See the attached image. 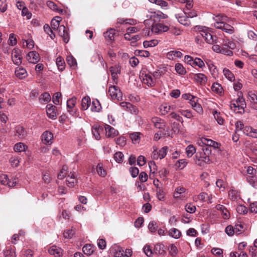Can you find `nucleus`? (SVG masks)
Returning <instances> with one entry per match:
<instances>
[{
	"mask_svg": "<svg viewBox=\"0 0 257 257\" xmlns=\"http://www.w3.org/2000/svg\"><path fill=\"white\" fill-rule=\"evenodd\" d=\"M96 170L98 174L102 177H104L106 175L105 170L103 169L102 165L101 164H98L96 167Z\"/></svg>",
	"mask_w": 257,
	"mask_h": 257,
	"instance_id": "obj_33",
	"label": "nucleus"
},
{
	"mask_svg": "<svg viewBox=\"0 0 257 257\" xmlns=\"http://www.w3.org/2000/svg\"><path fill=\"white\" fill-rule=\"evenodd\" d=\"M130 172L131 173L132 176L135 178L139 174V170L137 167H131L130 169Z\"/></svg>",
	"mask_w": 257,
	"mask_h": 257,
	"instance_id": "obj_61",
	"label": "nucleus"
},
{
	"mask_svg": "<svg viewBox=\"0 0 257 257\" xmlns=\"http://www.w3.org/2000/svg\"><path fill=\"white\" fill-rule=\"evenodd\" d=\"M178 249L177 247L173 244H171L169 248V253L174 257L177 254Z\"/></svg>",
	"mask_w": 257,
	"mask_h": 257,
	"instance_id": "obj_42",
	"label": "nucleus"
},
{
	"mask_svg": "<svg viewBox=\"0 0 257 257\" xmlns=\"http://www.w3.org/2000/svg\"><path fill=\"white\" fill-rule=\"evenodd\" d=\"M47 5L50 9L53 11L59 12L60 13L63 12V10L58 9L57 6L52 1H48L47 3Z\"/></svg>",
	"mask_w": 257,
	"mask_h": 257,
	"instance_id": "obj_24",
	"label": "nucleus"
},
{
	"mask_svg": "<svg viewBox=\"0 0 257 257\" xmlns=\"http://www.w3.org/2000/svg\"><path fill=\"white\" fill-rule=\"evenodd\" d=\"M143 82L144 83L147 84L148 86L151 87L155 86L156 81L153 78L152 76L149 74H146L145 77L143 79Z\"/></svg>",
	"mask_w": 257,
	"mask_h": 257,
	"instance_id": "obj_10",
	"label": "nucleus"
},
{
	"mask_svg": "<svg viewBox=\"0 0 257 257\" xmlns=\"http://www.w3.org/2000/svg\"><path fill=\"white\" fill-rule=\"evenodd\" d=\"M190 103L194 110L197 112L200 113L202 111V108L201 106L199 103H196L194 100L190 99Z\"/></svg>",
	"mask_w": 257,
	"mask_h": 257,
	"instance_id": "obj_31",
	"label": "nucleus"
},
{
	"mask_svg": "<svg viewBox=\"0 0 257 257\" xmlns=\"http://www.w3.org/2000/svg\"><path fill=\"white\" fill-rule=\"evenodd\" d=\"M211 88L213 91L217 93L221 92V90L222 89V87L218 83H214L212 85Z\"/></svg>",
	"mask_w": 257,
	"mask_h": 257,
	"instance_id": "obj_62",
	"label": "nucleus"
},
{
	"mask_svg": "<svg viewBox=\"0 0 257 257\" xmlns=\"http://www.w3.org/2000/svg\"><path fill=\"white\" fill-rule=\"evenodd\" d=\"M204 40L207 43L212 44L214 42L213 36L210 33L204 34Z\"/></svg>",
	"mask_w": 257,
	"mask_h": 257,
	"instance_id": "obj_54",
	"label": "nucleus"
},
{
	"mask_svg": "<svg viewBox=\"0 0 257 257\" xmlns=\"http://www.w3.org/2000/svg\"><path fill=\"white\" fill-rule=\"evenodd\" d=\"M144 251L145 254L149 257L151 256L153 253L149 245H146L144 247Z\"/></svg>",
	"mask_w": 257,
	"mask_h": 257,
	"instance_id": "obj_64",
	"label": "nucleus"
},
{
	"mask_svg": "<svg viewBox=\"0 0 257 257\" xmlns=\"http://www.w3.org/2000/svg\"><path fill=\"white\" fill-rule=\"evenodd\" d=\"M146 163V158L143 156H140L138 158L137 164L140 166H142Z\"/></svg>",
	"mask_w": 257,
	"mask_h": 257,
	"instance_id": "obj_63",
	"label": "nucleus"
},
{
	"mask_svg": "<svg viewBox=\"0 0 257 257\" xmlns=\"http://www.w3.org/2000/svg\"><path fill=\"white\" fill-rule=\"evenodd\" d=\"M59 24V20H56V19H53L51 22V26L52 29L55 30L59 28L60 26Z\"/></svg>",
	"mask_w": 257,
	"mask_h": 257,
	"instance_id": "obj_50",
	"label": "nucleus"
},
{
	"mask_svg": "<svg viewBox=\"0 0 257 257\" xmlns=\"http://www.w3.org/2000/svg\"><path fill=\"white\" fill-rule=\"evenodd\" d=\"M15 74L17 77L23 79L27 76V72L25 69L19 68L16 70Z\"/></svg>",
	"mask_w": 257,
	"mask_h": 257,
	"instance_id": "obj_18",
	"label": "nucleus"
},
{
	"mask_svg": "<svg viewBox=\"0 0 257 257\" xmlns=\"http://www.w3.org/2000/svg\"><path fill=\"white\" fill-rule=\"evenodd\" d=\"M66 61L68 64L71 67H76V60L71 55L68 56L67 57Z\"/></svg>",
	"mask_w": 257,
	"mask_h": 257,
	"instance_id": "obj_30",
	"label": "nucleus"
},
{
	"mask_svg": "<svg viewBox=\"0 0 257 257\" xmlns=\"http://www.w3.org/2000/svg\"><path fill=\"white\" fill-rule=\"evenodd\" d=\"M76 101V98L75 97H72V98L68 100L67 102V107L69 109L72 108L73 106H75Z\"/></svg>",
	"mask_w": 257,
	"mask_h": 257,
	"instance_id": "obj_49",
	"label": "nucleus"
},
{
	"mask_svg": "<svg viewBox=\"0 0 257 257\" xmlns=\"http://www.w3.org/2000/svg\"><path fill=\"white\" fill-rule=\"evenodd\" d=\"M212 253L217 257H223V251L221 249L218 248H213L211 250Z\"/></svg>",
	"mask_w": 257,
	"mask_h": 257,
	"instance_id": "obj_40",
	"label": "nucleus"
},
{
	"mask_svg": "<svg viewBox=\"0 0 257 257\" xmlns=\"http://www.w3.org/2000/svg\"><path fill=\"white\" fill-rule=\"evenodd\" d=\"M56 106L49 104L46 106V112L48 116L52 119H55L56 117V112L55 111Z\"/></svg>",
	"mask_w": 257,
	"mask_h": 257,
	"instance_id": "obj_6",
	"label": "nucleus"
},
{
	"mask_svg": "<svg viewBox=\"0 0 257 257\" xmlns=\"http://www.w3.org/2000/svg\"><path fill=\"white\" fill-rule=\"evenodd\" d=\"M236 211L239 214H246L247 212V209L244 206L239 205L237 206Z\"/></svg>",
	"mask_w": 257,
	"mask_h": 257,
	"instance_id": "obj_43",
	"label": "nucleus"
},
{
	"mask_svg": "<svg viewBox=\"0 0 257 257\" xmlns=\"http://www.w3.org/2000/svg\"><path fill=\"white\" fill-rule=\"evenodd\" d=\"M248 99L251 104V107L257 110V96L252 92H249L248 93Z\"/></svg>",
	"mask_w": 257,
	"mask_h": 257,
	"instance_id": "obj_7",
	"label": "nucleus"
},
{
	"mask_svg": "<svg viewBox=\"0 0 257 257\" xmlns=\"http://www.w3.org/2000/svg\"><path fill=\"white\" fill-rule=\"evenodd\" d=\"M83 252L87 255H90L93 252V249L91 244H87L82 248Z\"/></svg>",
	"mask_w": 257,
	"mask_h": 257,
	"instance_id": "obj_25",
	"label": "nucleus"
},
{
	"mask_svg": "<svg viewBox=\"0 0 257 257\" xmlns=\"http://www.w3.org/2000/svg\"><path fill=\"white\" fill-rule=\"evenodd\" d=\"M219 53L227 56H231L233 54L232 51L229 50L227 48L223 47H221L220 52Z\"/></svg>",
	"mask_w": 257,
	"mask_h": 257,
	"instance_id": "obj_52",
	"label": "nucleus"
},
{
	"mask_svg": "<svg viewBox=\"0 0 257 257\" xmlns=\"http://www.w3.org/2000/svg\"><path fill=\"white\" fill-rule=\"evenodd\" d=\"M53 138V134L49 131L44 132L42 136V140L45 144L50 142Z\"/></svg>",
	"mask_w": 257,
	"mask_h": 257,
	"instance_id": "obj_9",
	"label": "nucleus"
},
{
	"mask_svg": "<svg viewBox=\"0 0 257 257\" xmlns=\"http://www.w3.org/2000/svg\"><path fill=\"white\" fill-rule=\"evenodd\" d=\"M193 64L198 66L200 68H202L204 65L203 61L199 58H196L193 61Z\"/></svg>",
	"mask_w": 257,
	"mask_h": 257,
	"instance_id": "obj_53",
	"label": "nucleus"
},
{
	"mask_svg": "<svg viewBox=\"0 0 257 257\" xmlns=\"http://www.w3.org/2000/svg\"><path fill=\"white\" fill-rule=\"evenodd\" d=\"M167 149H168L167 147H164L160 150H159L158 153L160 154V159L164 158L166 156V155L167 154Z\"/></svg>",
	"mask_w": 257,
	"mask_h": 257,
	"instance_id": "obj_58",
	"label": "nucleus"
},
{
	"mask_svg": "<svg viewBox=\"0 0 257 257\" xmlns=\"http://www.w3.org/2000/svg\"><path fill=\"white\" fill-rule=\"evenodd\" d=\"M195 148L193 145H189L186 148V153L189 157H191L195 153Z\"/></svg>",
	"mask_w": 257,
	"mask_h": 257,
	"instance_id": "obj_39",
	"label": "nucleus"
},
{
	"mask_svg": "<svg viewBox=\"0 0 257 257\" xmlns=\"http://www.w3.org/2000/svg\"><path fill=\"white\" fill-rule=\"evenodd\" d=\"M105 128L106 131V136L107 137H114L118 134V132L109 125L106 124Z\"/></svg>",
	"mask_w": 257,
	"mask_h": 257,
	"instance_id": "obj_8",
	"label": "nucleus"
},
{
	"mask_svg": "<svg viewBox=\"0 0 257 257\" xmlns=\"http://www.w3.org/2000/svg\"><path fill=\"white\" fill-rule=\"evenodd\" d=\"M185 209L186 211L189 213H194L196 210V207L191 204H187L185 206Z\"/></svg>",
	"mask_w": 257,
	"mask_h": 257,
	"instance_id": "obj_48",
	"label": "nucleus"
},
{
	"mask_svg": "<svg viewBox=\"0 0 257 257\" xmlns=\"http://www.w3.org/2000/svg\"><path fill=\"white\" fill-rule=\"evenodd\" d=\"M20 50L19 49L15 48L12 51V59L13 62L16 65H20L22 63V57Z\"/></svg>",
	"mask_w": 257,
	"mask_h": 257,
	"instance_id": "obj_3",
	"label": "nucleus"
},
{
	"mask_svg": "<svg viewBox=\"0 0 257 257\" xmlns=\"http://www.w3.org/2000/svg\"><path fill=\"white\" fill-rule=\"evenodd\" d=\"M44 31L50 36L52 39H54L55 35L48 24H46L44 25Z\"/></svg>",
	"mask_w": 257,
	"mask_h": 257,
	"instance_id": "obj_23",
	"label": "nucleus"
},
{
	"mask_svg": "<svg viewBox=\"0 0 257 257\" xmlns=\"http://www.w3.org/2000/svg\"><path fill=\"white\" fill-rule=\"evenodd\" d=\"M194 79L200 84H205L207 80V77L203 74L199 73L194 75Z\"/></svg>",
	"mask_w": 257,
	"mask_h": 257,
	"instance_id": "obj_11",
	"label": "nucleus"
},
{
	"mask_svg": "<svg viewBox=\"0 0 257 257\" xmlns=\"http://www.w3.org/2000/svg\"><path fill=\"white\" fill-rule=\"evenodd\" d=\"M126 140L124 137H120L117 139L116 143L120 146H124L125 145Z\"/></svg>",
	"mask_w": 257,
	"mask_h": 257,
	"instance_id": "obj_59",
	"label": "nucleus"
},
{
	"mask_svg": "<svg viewBox=\"0 0 257 257\" xmlns=\"http://www.w3.org/2000/svg\"><path fill=\"white\" fill-rule=\"evenodd\" d=\"M117 89L118 87L114 85L109 87L108 89V93L113 99H114L115 94L116 93Z\"/></svg>",
	"mask_w": 257,
	"mask_h": 257,
	"instance_id": "obj_35",
	"label": "nucleus"
},
{
	"mask_svg": "<svg viewBox=\"0 0 257 257\" xmlns=\"http://www.w3.org/2000/svg\"><path fill=\"white\" fill-rule=\"evenodd\" d=\"M27 59L30 63L36 64L40 60L39 54L36 51L30 52L27 56Z\"/></svg>",
	"mask_w": 257,
	"mask_h": 257,
	"instance_id": "obj_4",
	"label": "nucleus"
},
{
	"mask_svg": "<svg viewBox=\"0 0 257 257\" xmlns=\"http://www.w3.org/2000/svg\"><path fill=\"white\" fill-rule=\"evenodd\" d=\"M223 73L225 76L230 81H233L235 80L233 73L228 69H224Z\"/></svg>",
	"mask_w": 257,
	"mask_h": 257,
	"instance_id": "obj_29",
	"label": "nucleus"
},
{
	"mask_svg": "<svg viewBox=\"0 0 257 257\" xmlns=\"http://www.w3.org/2000/svg\"><path fill=\"white\" fill-rule=\"evenodd\" d=\"M140 134L139 133H134L130 134V137L133 143H137L140 139Z\"/></svg>",
	"mask_w": 257,
	"mask_h": 257,
	"instance_id": "obj_44",
	"label": "nucleus"
},
{
	"mask_svg": "<svg viewBox=\"0 0 257 257\" xmlns=\"http://www.w3.org/2000/svg\"><path fill=\"white\" fill-rule=\"evenodd\" d=\"M175 70L178 73L181 75H184L186 72L185 69L180 63H177L176 64Z\"/></svg>",
	"mask_w": 257,
	"mask_h": 257,
	"instance_id": "obj_28",
	"label": "nucleus"
},
{
	"mask_svg": "<svg viewBox=\"0 0 257 257\" xmlns=\"http://www.w3.org/2000/svg\"><path fill=\"white\" fill-rule=\"evenodd\" d=\"M115 34V30L110 29L109 31L104 33L103 35L107 41H112L114 40V37Z\"/></svg>",
	"mask_w": 257,
	"mask_h": 257,
	"instance_id": "obj_13",
	"label": "nucleus"
},
{
	"mask_svg": "<svg viewBox=\"0 0 257 257\" xmlns=\"http://www.w3.org/2000/svg\"><path fill=\"white\" fill-rule=\"evenodd\" d=\"M90 98L89 96L84 97L81 101V106L83 110H86L90 105Z\"/></svg>",
	"mask_w": 257,
	"mask_h": 257,
	"instance_id": "obj_17",
	"label": "nucleus"
},
{
	"mask_svg": "<svg viewBox=\"0 0 257 257\" xmlns=\"http://www.w3.org/2000/svg\"><path fill=\"white\" fill-rule=\"evenodd\" d=\"M40 99L48 102L51 100V96L49 93L45 92L41 95Z\"/></svg>",
	"mask_w": 257,
	"mask_h": 257,
	"instance_id": "obj_47",
	"label": "nucleus"
},
{
	"mask_svg": "<svg viewBox=\"0 0 257 257\" xmlns=\"http://www.w3.org/2000/svg\"><path fill=\"white\" fill-rule=\"evenodd\" d=\"M49 252L50 254L55 255L56 257L60 256L61 254L60 248H57L56 246H52L49 249Z\"/></svg>",
	"mask_w": 257,
	"mask_h": 257,
	"instance_id": "obj_21",
	"label": "nucleus"
},
{
	"mask_svg": "<svg viewBox=\"0 0 257 257\" xmlns=\"http://www.w3.org/2000/svg\"><path fill=\"white\" fill-rule=\"evenodd\" d=\"M101 108V105L97 100L92 101L91 110L93 111L99 112Z\"/></svg>",
	"mask_w": 257,
	"mask_h": 257,
	"instance_id": "obj_27",
	"label": "nucleus"
},
{
	"mask_svg": "<svg viewBox=\"0 0 257 257\" xmlns=\"http://www.w3.org/2000/svg\"><path fill=\"white\" fill-rule=\"evenodd\" d=\"M8 177L7 175L2 174L0 176V182L2 184L6 185L8 184L9 182Z\"/></svg>",
	"mask_w": 257,
	"mask_h": 257,
	"instance_id": "obj_56",
	"label": "nucleus"
},
{
	"mask_svg": "<svg viewBox=\"0 0 257 257\" xmlns=\"http://www.w3.org/2000/svg\"><path fill=\"white\" fill-rule=\"evenodd\" d=\"M139 180L142 182H145L148 180V175L145 172H141L139 175Z\"/></svg>",
	"mask_w": 257,
	"mask_h": 257,
	"instance_id": "obj_57",
	"label": "nucleus"
},
{
	"mask_svg": "<svg viewBox=\"0 0 257 257\" xmlns=\"http://www.w3.org/2000/svg\"><path fill=\"white\" fill-rule=\"evenodd\" d=\"M26 147L27 148L23 143H19L14 146V149L16 152H21L25 151Z\"/></svg>",
	"mask_w": 257,
	"mask_h": 257,
	"instance_id": "obj_26",
	"label": "nucleus"
},
{
	"mask_svg": "<svg viewBox=\"0 0 257 257\" xmlns=\"http://www.w3.org/2000/svg\"><path fill=\"white\" fill-rule=\"evenodd\" d=\"M149 167L150 168V172L154 174L155 173V171L157 170V166L154 161H150L149 163Z\"/></svg>",
	"mask_w": 257,
	"mask_h": 257,
	"instance_id": "obj_60",
	"label": "nucleus"
},
{
	"mask_svg": "<svg viewBox=\"0 0 257 257\" xmlns=\"http://www.w3.org/2000/svg\"><path fill=\"white\" fill-rule=\"evenodd\" d=\"M209 155H205L202 153H200L199 154L197 153L196 157L198 158V161H203L206 164H210L211 161L209 159Z\"/></svg>",
	"mask_w": 257,
	"mask_h": 257,
	"instance_id": "obj_15",
	"label": "nucleus"
},
{
	"mask_svg": "<svg viewBox=\"0 0 257 257\" xmlns=\"http://www.w3.org/2000/svg\"><path fill=\"white\" fill-rule=\"evenodd\" d=\"M113 158L116 162L120 163L123 161V155L121 152H117L114 154Z\"/></svg>",
	"mask_w": 257,
	"mask_h": 257,
	"instance_id": "obj_36",
	"label": "nucleus"
},
{
	"mask_svg": "<svg viewBox=\"0 0 257 257\" xmlns=\"http://www.w3.org/2000/svg\"><path fill=\"white\" fill-rule=\"evenodd\" d=\"M187 162L184 159L179 160L177 161L176 163V166H177L178 168L182 169L184 168L186 165H187Z\"/></svg>",
	"mask_w": 257,
	"mask_h": 257,
	"instance_id": "obj_45",
	"label": "nucleus"
},
{
	"mask_svg": "<svg viewBox=\"0 0 257 257\" xmlns=\"http://www.w3.org/2000/svg\"><path fill=\"white\" fill-rule=\"evenodd\" d=\"M158 41L156 40H152L150 41H145L143 43V45L145 48H148L155 46L158 44Z\"/></svg>",
	"mask_w": 257,
	"mask_h": 257,
	"instance_id": "obj_32",
	"label": "nucleus"
},
{
	"mask_svg": "<svg viewBox=\"0 0 257 257\" xmlns=\"http://www.w3.org/2000/svg\"><path fill=\"white\" fill-rule=\"evenodd\" d=\"M56 64L57 65V67L58 69L61 70L63 71L65 67V63L64 60V59L61 57H58L56 59Z\"/></svg>",
	"mask_w": 257,
	"mask_h": 257,
	"instance_id": "obj_19",
	"label": "nucleus"
},
{
	"mask_svg": "<svg viewBox=\"0 0 257 257\" xmlns=\"http://www.w3.org/2000/svg\"><path fill=\"white\" fill-rule=\"evenodd\" d=\"M154 252L156 254L164 255L166 253L164 245L161 243H157L154 247Z\"/></svg>",
	"mask_w": 257,
	"mask_h": 257,
	"instance_id": "obj_12",
	"label": "nucleus"
},
{
	"mask_svg": "<svg viewBox=\"0 0 257 257\" xmlns=\"http://www.w3.org/2000/svg\"><path fill=\"white\" fill-rule=\"evenodd\" d=\"M214 26L217 29H221L230 34H232L234 32L233 27L223 22H216L214 24Z\"/></svg>",
	"mask_w": 257,
	"mask_h": 257,
	"instance_id": "obj_1",
	"label": "nucleus"
},
{
	"mask_svg": "<svg viewBox=\"0 0 257 257\" xmlns=\"http://www.w3.org/2000/svg\"><path fill=\"white\" fill-rule=\"evenodd\" d=\"M61 96V92H58L54 94L53 97V101L55 104L58 105L59 103V98Z\"/></svg>",
	"mask_w": 257,
	"mask_h": 257,
	"instance_id": "obj_55",
	"label": "nucleus"
},
{
	"mask_svg": "<svg viewBox=\"0 0 257 257\" xmlns=\"http://www.w3.org/2000/svg\"><path fill=\"white\" fill-rule=\"evenodd\" d=\"M238 227L243 228V225L241 224H235L234 227H233L231 225H228L225 228V232L228 235L230 236L232 235L234 233L239 234L242 232V230H239L238 229Z\"/></svg>",
	"mask_w": 257,
	"mask_h": 257,
	"instance_id": "obj_2",
	"label": "nucleus"
},
{
	"mask_svg": "<svg viewBox=\"0 0 257 257\" xmlns=\"http://www.w3.org/2000/svg\"><path fill=\"white\" fill-rule=\"evenodd\" d=\"M135 54L144 57H148L150 56L149 52L146 50H136Z\"/></svg>",
	"mask_w": 257,
	"mask_h": 257,
	"instance_id": "obj_41",
	"label": "nucleus"
},
{
	"mask_svg": "<svg viewBox=\"0 0 257 257\" xmlns=\"http://www.w3.org/2000/svg\"><path fill=\"white\" fill-rule=\"evenodd\" d=\"M8 43L12 46H14L17 44V39L14 34L10 35Z\"/></svg>",
	"mask_w": 257,
	"mask_h": 257,
	"instance_id": "obj_46",
	"label": "nucleus"
},
{
	"mask_svg": "<svg viewBox=\"0 0 257 257\" xmlns=\"http://www.w3.org/2000/svg\"><path fill=\"white\" fill-rule=\"evenodd\" d=\"M167 56H168L169 59H171V56H174L175 57H178V58H181L182 56V54L181 52L178 51H172L171 52H169L167 54ZM171 59H173V57L171 58Z\"/></svg>",
	"mask_w": 257,
	"mask_h": 257,
	"instance_id": "obj_38",
	"label": "nucleus"
},
{
	"mask_svg": "<svg viewBox=\"0 0 257 257\" xmlns=\"http://www.w3.org/2000/svg\"><path fill=\"white\" fill-rule=\"evenodd\" d=\"M212 113L215 119L216 120L217 122L219 124H223L224 120L220 116V112H218L216 110H214Z\"/></svg>",
	"mask_w": 257,
	"mask_h": 257,
	"instance_id": "obj_34",
	"label": "nucleus"
},
{
	"mask_svg": "<svg viewBox=\"0 0 257 257\" xmlns=\"http://www.w3.org/2000/svg\"><path fill=\"white\" fill-rule=\"evenodd\" d=\"M169 234L174 238H179L181 236V232L177 229L172 228L169 231Z\"/></svg>",
	"mask_w": 257,
	"mask_h": 257,
	"instance_id": "obj_22",
	"label": "nucleus"
},
{
	"mask_svg": "<svg viewBox=\"0 0 257 257\" xmlns=\"http://www.w3.org/2000/svg\"><path fill=\"white\" fill-rule=\"evenodd\" d=\"M238 107H241V109L243 112L244 111V108L246 107V103L244 99L242 96L239 97L236 100Z\"/></svg>",
	"mask_w": 257,
	"mask_h": 257,
	"instance_id": "obj_20",
	"label": "nucleus"
},
{
	"mask_svg": "<svg viewBox=\"0 0 257 257\" xmlns=\"http://www.w3.org/2000/svg\"><path fill=\"white\" fill-rule=\"evenodd\" d=\"M74 232L75 231L73 229V228H71V229H69L64 231L63 233L64 236L66 238H70L73 236Z\"/></svg>",
	"mask_w": 257,
	"mask_h": 257,
	"instance_id": "obj_51",
	"label": "nucleus"
},
{
	"mask_svg": "<svg viewBox=\"0 0 257 257\" xmlns=\"http://www.w3.org/2000/svg\"><path fill=\"white\" fill-rule=\"evenodd\" d=\"M158 227L157 223L154 221L150 222L148 225L149 230L152 233L155 232Z\"/></svg>",
	"mask_w": 257,
	"mask_h": 257,
	"instance_id": "obj_37",
	"label": "nucleus"
},
{
	"mask_svg": "<svg viewBox=\"0 0 257 257\" xmlns=\"http://www.w3.org/2000/svg\"><path fill=\"white\" fill-rule=\"evenodd\" d=\"M169 30V28L167 26H165L161 23L157 24L152 26V32L155 33L160 32H167Z\"/></svg>",
	"mask_w": 257,
	"mask_h": 257,
	"instance_id": "obj_5",
	"label": "nucleus"
},
{
	"mask_svg": "<svg viewBox=\"0 0 257 257\" xmlns=\"http://www.w3.org/2000/svg\"><path fill=\"white\" fill-rule=\"evenodd\" d=\"M216 208L218 210H220L222 212L223 217L224 219H228L229 218V213L228 212L227 209L223 205L217 204L216 206Z\"/></svg>",
	"mask_w": 257,
	"mask_h": 257,
	"instance_id": "obj_14",
	"label": "nucleus"
},
{
	"mask_svg": "<svg viewBox=\"0 0 257 257\" xmlns=\"http://www.w3.org/2000/svg\"><path fill=\"white\" fill-rule=\"evenodd\" d=\"M26 135L27 132L23 126H19L17 127L15 136L22 139L24 138Z\"/></svg>",
	"mask_w": 257,
	"mask_h": 257,
	"instance_id": "obj_16",
	"label": "nucleus"
}]
</instances>
